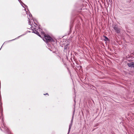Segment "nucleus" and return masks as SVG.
<instances>
[{
	"mask_svg": "<svg viewBox=\"0 0 134 134\" xmlns=\"http://www.w3.org/2000/svg\"><path fill=\"white\" fill-rule=\"evenodd\" d=\"M41 35H43L44 37L43 38V40L46 42L47 43L48 42H54L55 41L52 39L50 36L45 34L44 32H41Z\"/></svg>",
	"mask_w": 134,
	"mask_h": 134,
	"instance_id": "f257e3e1",
	"label": "nucleus"
},
{
	"mask_svg": "<svg viewBox=\"0 0 134 134\" xmlns=\"http://www.w3.org/2000/svg\"><path fill=\"white\" fill-rule=\"evenodd\" d=\"M31 29L33 31L32 32L36 34L39 37H41V36L40 34L38 32V31L40 32L41 33V32H42V30L40 29L39 27H38V29H37L36 30V28H34L32 26H31Z\"/></svg>",
	"mask_w": 134,
	"mask_h": 134,
	"instance_id": "f03ea898",
	"label": "nucleus"
},
{
	"mask_svg": "<svg viewBox=\"0 0 134 134\" xmlns=\"http://www.w3.org/2000/svg\"><path fill=\"white\" fill-rule=\"evenodd\" d=\"M3 127L4 128L5 130L8 133V134H12L8 128L5 126V124H3Z\"/></svg>",
	"mask_w": 134,
	"mask_h": 134,
	"instance_id": "7ed1b4c3",
	"label": "nucleus"
},
{
	"mask_svg": "<svg viewBox=\"0 0 134 134\" xmlns=\"http://www.w3.org/2000/svg\"><path fill=\"white\" fill-rule=\"evenodd\" d=\"M113 28L117 33L119 34L120 32V29L118 28L115 25L113 27Z\"/></svg>",
	"mask_w": 134,
	"mask_h": 134,
	"instance_id": "20e7f679",
	"label": "nucleus"
},
{
	"mask_svg": "<svg viewBox=\"0 0 134 134\" xmlns=\"http://www.w3.org/2000/svg\"><path fill=\"white\" fill-rule=\"evenodd\" d=\"M29 17L28 16V23L29 25H31L32 24H31L30 19H32V15L30 13L29 14Z\"/></svg>",
	"mask_w": 134,
	"mask_h": 134,
	"instance_id": "39448f33",
	"label": "nucleus"
},
{
	"mask_svg": "<svg viewBox=\"0 0 134 134\" xmlns=\"http://www.w3.org/2000/svg\"><path fill=\"white\" fill-rule=\"evenodd\" d=\"M128 66L131 68H134V62H130L127 63Z\"/></svg>",
	"mask_w": 134,
	"mask_h": 134,
	"instance_id": "423d86ee",
	"label": "nucleus"
},
{
	"mask_svg": "<svg viewBox=\"0 0 134 134\" xmlns=\"http://www.w3.org/2000/svg\"><path fill=\"white\" fill-rule=\"evenodd\" d=\"M20 2V3L23 6V7H24L23 6V5L22 4H23L26 7H27V6L25 4H24L20 0H18Z\"/></svg>",
	"mask_w": 134,
	"mask_h": 134,
	"instance_id": "0eeeda50",
	"label": "nucleus"
},
{
	"mask_svg": "<svg viewBox=\"0 0 134 134\" xmlns=\"http://www.w3.org/2000/svg\"><path fill=\"white\" fill-rule=\"evenodd\" d=\"M72 125V124L70 123V124L69 126V130H68V134L70 132V129H71V127Z\"/></svg>",
	"mask_w": 134,
	"mask_h": 134,
	"instance_id": "6e6552de",
	"label": "nucleus"
},
{
	"mask_svg": "<svg viewBox=\"0 0 134 134\" xmlns=\"http://www.w3.org/2000/svg\"><path fill=\"white\" fill-rule=\"evenodd\" d=\"M104 37L105 38V40L106 41H109V38L108 37H107L106 36H104Z\"/></svg>",
	"mask_w": 134,
	"mask_h": 134,
	"instance_id": "1a4fd4ad",
	"label": "nucleus"
},
{
	"mask_svg": "<svg viewBox=\"0 0 134 134\" xmlns=\"http://www.w3.org/2000/svg\"><path fill=\"white\" fill-rule=\"evenodd\" d=\"M69 48V47L68 46V44H66L64 47V50L66 49Z\"/></svg>",
	"mask_w": 134,
	"mask_h": 134,
	"instance_id": "9d476101",
	"label": "nucleus"
},
{
	"mask_svg": "<svg viewBox=\"0 0 134 134\" xmlns=\"http://www.w3.org/2000/svg\"><path fill=\"white\" fill-rule=\"evenodd\" d=\"M21 35V36H19V37H18L17 38H15V39H14L12 40H9V41H8V42H9V41H12L14 40H15V39H16L17 38H19V37H20V36H22V35Z\"/></svg>",
	"mask_w": 134,
	"mask_h": 134,
	"instance_id": "9b49d317",
	"label": "nucleus"
},
{
	"mask_svg": "<svg viewBox=\"0 0 134 134\" xmlns=\"http://www.w3.org/2000/svg\"><path fill=\"white\" fill-rule=\"evenodd\" d=\"M73 115L72 116V120H71V123H70L72 124V122H73Z\"/></svg>",
	"mask_w": 134,
	"mask_h": 134,
	"instance_id": "f8f14e48",
	"label": "nucleus"
},
{
	"mask_svg": "<svg viewBox=\"0 0 134 134\" xmlns=\"http://www.w3.org/2000/svg\"><path fill=\"white\" fill-rule=\"evenodd\" d=\"M107 1H109V2H110V3L111 2H112V0H107Z\"/></svg>",
	"mask_w": 134,
	"mask_h": 134,
	"instance_id": "ddd939ff",
	"label": "nucleus"
},
{
	"mask_svg": "<svg viewBox=\"0 0 134 134\" xmlns=\"http://www.w3.org/2000/svg\"><path fill=\"white\" fill-rule=\"evenodd\" d=\"M33 21H34V23H35V24L36 25H37V24H36V23H35V20H34V19H33Z\"/></svg>",
	"mask_w": 134,
	"mask_h": 134,
	"instance_id": "4468645a",
	"label": "nucleus"
},
{
	"mask_svg": "<svg viewBox=\"0 0 134 134\" xmlns=\"http://www.w3.org/2000/svg\"><path fill=\"white\" fill-rule=\"evenodd\" d=\"M44 95H46V94H48V93H47L46 94H44Z\"/></svg>",
	"mask_w": 134,
	"mask_h": 134,
	"instance_id": "2eb2a0df",
	"label": "nucleus"
}]
</instances>
